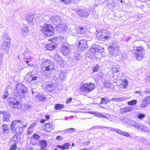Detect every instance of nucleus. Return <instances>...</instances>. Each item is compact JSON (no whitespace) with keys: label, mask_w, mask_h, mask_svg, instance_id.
<instances>
[{"label":"nucleus","mask_w":150,"mask_h":150,"mask_svg":"<svg viewBox=\"0 0 150 150\" xmlns=\"http://www.w3.org/2000/svg\"><path fill=\"white\" fill-rule=\"evenodd\" d=\"M16 96L15 98L9 97L8 101L9 105L12 108L16 109H21V94H25L28 91L27 88L21 83H18L16 86Z\"/></svg>","instance_id":"obj_1"},{"label":"nucleus","mask_w":150,"mask_h":150,"mask_svg":"<svg viewBox=\"0 0 150 150\" xmlns=\"http://www.w3.org/2000/svg\"><path fill=\"white\" fill-rule=\"evenodd\" d=\"M41 71L42 74L46 78H50L52 72L54 70V66L52 62L50 60L42 62L41 65Z\"/></svg>","instance_id":"obj_2"},{"label":"nucleus","mask_w":150,"mask_h":150,"mask_svg":"<svg viewBox=\"0 0 150 150\" xmlns=\"http://www.w3.org/2000/svg\"><path fill=\"white\" fill-rule=\"evenodd\" d=\"M26 125H24L23 121L20 120H15L10 125V129L12 132L21 133L22 129L26 127Z\"/></svg>","instance_id":"obj_3"},{"label":"nucleus","mask_w":150,"mask_h":150,"mask_svg":"<svg viewBox=\"0 0 150 150\" xmlns=\"http://www.w3.org/2000/svg\"><path fill=\"white\" fill-rule=\"evenodd\" d=\"M109 54L111 56L116 57L120 54L121 51L119 49L118 43L117 42H113L108 47Z\"/></svg>","instance_id":"obj_4"},{"label":"nucleus","mask_w":150,"mask_h":150,"mask_svg":"<svg viewBox=\"0 0 150 150\" xmlns=\"http://www.w3.org/2000/svg\"><path fill=\"white\" fill-rule=\"evenodd\" d=\"M95 84L93 82H86L80 87V91L83 92L88 93L92 91L95 88Z\"/></svg>","instance_id":"obj_5"},{"label":"nucleus","mask_w":150,"mask_h":150,"mask_svg":"<svg viewBox=\"0 0 150 150\" xmlns=\"http://www.w3.org/2000/svg\"><path fill=\"white\" fill-rule=\"evenodd\" d=\"M43 33L47 36H51L54 33V29L51 25L44 23L42 28Z\"/></svg>","instance_id":"obj_6"},{"label":"nucleus","mask_w":150,"mask_h":150,"mask_svg":"<svg viewBox=\"0 0 150 150\" xmlns=\"http://www.w3.org/2000/svg\"><path fill=\"white\" fill-rule=\"evenodd\" d=\"M145 49L144 47H139L134 49V54L137 60H141L146 57Z\"/></svg>","instance_id":"obj_7"},{"label":"nucleus","mask_w":150,"mask_h":150,"mask_svg":"<svg viewBox=\"0 0 150 150\" xmlns=\"http://www.w3.org/2000/svg\"><path fill=\"white\" fill-rule=\"evenodd\" d=\"M90 52L93 54L96 55L98 54H103L104 52V49L98 45H93L91 47L90 49Z\"/></svg>","instance_id":"obj_8"},{"label":"nucleus","mask_w":150,"mask_h":150,"mask_svg":"<svg viewBox=\"0 0 150 150\" xmlns=\"http://www.w3.org/2000/svg\"><path fill=\"white\" fill-rule=\"evenodd\" d=\"M99 127H101V129L106 128L107 129H109L112 131H114L117 132L118 134H121L127 137H129L130 136V134L127 132L122 131L121 130L116 128H112L111 127H105L104 126H100Z\"/></svg>","instance_id":"obj_9"},{"label":"nucleus","mask_w":150,"mask_h":150,"mask_svg":"<svg viewBox=\"0 0 150 150\" xmlns=\"http://www.w3.org/2000/svg\"><path fill=\"white\" fill-rule=\"evenodd\" d=\"M4 41L3 46L4 47L8 48L10 46V39L8 35L6 33H4L2 37Z\"/></svg>","instance_id":"obj_10"},{"label":"nucleus","mask_w":150,"mask_h":150,"mask_svg":"<svg viewBox=\"0 0 150 150\" xmlns=\"http://www.w3.org/2000/svg\"><path fill=\"white\" fill-rule=\"evenodd\" d=\"M61 52L64 55L69 54L70 52V49L67 43L62 44L61 49Z\"/></svg>","instance_id":"obj_11"},{"label":"nucleus","mask_w":150,"mask_h":150,"mask_svg":"<svg viewBox=\"0 0 150 150\" xmlns=\"http://www.w3.org/2000/svg\"><path fill=\"white\" fill-rule=\"evenodd\" d=\"M101 34L100 36L101 38H103L105 40L110 39L111 37L110 33V32L105 30L99 33V34Z\"/></svg>","instance_id":"obj_12"},{"label":"nucleus","mask_w":150,"mask_h":150,"mask_svg":"<svg viewBox=\"0 0 150 150\" xmlns=\"http://www.w3.org/2000/svg\"><path fill=\"white\" fill-rule=\"evenodd\" d=\"M50 19L52 22L57 26L58 24L61 23L62 20L60 17L57 16H52L50 18Z\"/></svg>","instance_id":"obj_13"},{"label":"nucleus","mask_w":150,"mask_h":150,"mask_svg":"<svg viewBox=\"0 0 150 150\" xmlns=\"http://www.w3.org/2000/svg\"><path fill=\"white\" fill-rule=\"evenodd\" d=\"M88 47L87 40L83 39L80 40L79 42V47L81 48V50H84Z\"/></svg>","instance_id":"obj_14"},{"label":"nucleus","mask_w":150,"mask_h":150,"mask_svg":"<svg viewBox=\"0 0 150 150\" xmlns=\"http://www.w3.org/2000/svg\"><path fill=\"white\" fill-rule=\"evenodd\" d=\"M111 77H111L110 76V75L108 74L106 76L105 75H103L102 76V78L103 79V78L105 79H104V85L106 88H110V84L107 81L110 80L111 78H112L113 76H112Z\"/></svg>","instance_id":"obj_15"},{"label":"nucleus","mask_w":150,"mask_h":150,"mask_svg":"<svg viewBox=\"0 0 150 150\" xmlns=\"http://www.w3.org/2000/svg\"><path fill=\"white\" fill-rule=\"evenodd\" d=\"M86 29L85 27H79V29L76 30L77 33L78 37H84V33L86 32Z\"/></svg>","instance_id":"obj_16"},{"label":"nucleus","mask_w":150,"mask_h":150,"mask_svg":"<svg viewBox=\"0 0 150 150\" xmlns=\"http://www.w3.org/2000/svg\"><path fill=\"white\" fill-rule=\"evenodd\" d=\"M53 39L52 40V42H53ZM57 45L56 43L55 42H52L48 44H47L46 45L45 47L46 49V50L51 51L54 49L56 47H57Z\"/></svg>","instance_id":"obj_17"},{"label":"nucleus","mask_w":150,"mask_h":150,"mask_svg":"<svg viewBox=\"0 0 150 150\" xmlns=\"http://www.w3.org/2000/svg\"><path fill=\"white\" fill-rule=\"evenodd\" d=\"M57 29L62 32L64 33L67 29V26L65 24H58L56 27Z\"/></svg>","instance_id":"obj_18"},{"label":"nucleus","mask_w":150,"mask_h":150,"mask_svg":"<svg viewBox=\"0 0 150 150\" xmlns=\"http://www.w3.org/2000/svg\"><path fill=\"white\" fill-rule=\"evenodd\" d=\"M27 76H29L27 79L29 81H35L38 78L36 75H33L32 72L28 73L27 74Z\"/></svg>","instance_id":"obj_19"},{"label":"nucleus","mask_w":150,"mask_h":150,"mask_svg":"<svg viewBox=\"0 0 150 150\" xmlns=\"http://www.w3.org/2000/svg\"><path fill=\"white\" fill-rule=\"evenodd\" d=\"M77 13L81 17H86L89 15V13L87 11L79 9L78 10Z\"/></svg>","instance_id":"obj_20"},{"label":"nucleus","mask_w":150,"mask_h":150,"mask_svg":"<svg viewBox=\"0 0 150 150\" xmlns=\"http://www.w3.org/2000/svg\"><path fill=\"white\" fill-rule=\"evenodd\" d=\"M89 113L93 115L99 117L100 118H105L107 120L108 119V118L105 116V115L103 114L100 112L91 111L89 112Z\"/></svg>","instance_id":"obj_21"},{"label":"nucleus","mask_w":150,"mask_h":150,"mask_svg":"<svg viewBox=\"0 0 150 150\" xmlns=\"http://www.w3.org/2000/svg\"><path fill=\"white\" fill-rule=\"evenodd\" d=\"M130 122L131 123V126H134L139 130L141 129L143 125L142 124L136 122L132 121H130Z\"/></svg>","instance_id":"obj_22"},{"label":"nucleus","mask_w":150,"mask_h":150,"mask_svg":"<svg viewBox=\"0 0 150 150\" xmlns=\"http://www.w3.org/2000/svg\"><path fill=\"white\" fill-rule=\"evenodd\" d=\"M128 98L127 97H123L122 98H113L110 99V101H114L115 102H122L124 100H126L128 99Z\"/></svg>","instance_id":"obj_23"},{"label":"nucleus","mask_w":150,"mask_h":150,"mask_svg":"<svg viewBox=\"0 0 150 150\" xmlns=\"http://www.w3.org/2000/svg\"><path fill=\"white\" fill-rule=\"evenodd\" d=\"M53 87V85L52 83H50L48 84L47 83L45 86V90L47 92H51L54 89V88Z\"/></svg>","instance_id":"obj_24"},{"label":"nucleus","mask_w":150,"mask_h":150,"mask_svg":"<svg viewBox=\"0 0 150 150\" xmlns=\"http://www.w3.org/2000/svg\"><path fill=\"white\" fill-rule=\"evenodd\" d=\"M2 133L8 134L9 133L10 130L8 126L6 124H4L2 125Z\"/></svg>","instance_id":"obj_25"},{"label":"nucleus","mask_w":150,"mask_h":150,"mask_svg":"<svg viewBox=\"0 0 150 150\" xmlns=\"http://www.w3.org/2000/svg\"><path fill=\"white\" fill-rule=\"evenodd\" d=\"M70 145L69 143H66L63 145H57V148L61 149L62 150L68 149Z\"/></svg>","instance_id":"obj_26"},{"label":"nucleus","mask_w":150,"mask_h":150,"mask_svg":"<svg viewBox=\"0 0 150 150\" xmlns=\"http://www.w3.org/2000/svg\"><path fill=\"white\" fill-rule=\"evenodd\" d=\"M39 145L41 148L40 149H43V150H47V149H44L47 146V142L45 140H41L40 141Z\"/></svg>","instance_id":"obj_27"},{"label":"nucleus","mask_w":150,"mask_h":150,"mask_svg":"<svg viewBox=\"0 0 150 150\" xmlns=\"http://www.w3.org/2000/svg\"><path fill=\"white\" fill-rule=\"evenodd\" d=\"M3 120L5 122H9L10 120V116L8 113L5 112L3 113Z\"/></svg>","instance_id":"obj_28"},{"label":"nucleus","mask_w":150,"mask_h":150,"mask_svg":"<svg viewBox=\"0 0 150 150\" xmlns=\"http://www.w3.org/2000/svg\"><path fill=\"white\" fill-rule=\"evenodd\" d=\"M18 133H16V134L11 139V141L10 142L11 144H16V142H18L19 139L18 135L17 134Z\"/></svg>","instance_id":"obj_29"},{"label":"nucleus","mask_w":150,"mask_h":150,"mask_svg":"<svg viewBox=\"0 0 150 150\" xmlns=\"http://www.w3.org/2000/svg\"><path fill=\"white\" fill-rule=\"evenodd\" d=\"M110 102V99L107 97H105L101 98L100 104L104 103L107 104Z\"/></svg>","instance_id":"obj_30"},{"label":"nucleus","mask_w":150,"mask_h":150,"mask_svg":"<svg viewBox=\"0 0 150 150\" xmlns=\"http://www.w3.org/2000/svg\"><path fill=\"white\" fill-rule=\"evenodd\" d=\"M36 15L35 14H34L31 15H28L27 16V20L29 22V23H32L33 19L35 18L36 19L37 18H35V17Z\"/></svg>","instance_id":"obj_31"},{"label":"nucleus","mask_w":150,"mask_h":150,"mask_svg":"<svg viewBox=\"0 0 150 150\" xmlns=\"http://www.w3.org/2000/svg\"><path fill=\"white\" fill-rule=\"evenodd\" d=\"M27 53L28 54V52H26L20 54L18 56L19 59H20V58H21L22 59H28V58L26 56V55L27 54Z\"/></svg>","instance_id":"obj_32"},{"label":"nucleus","mask_w":150,"mask_h":150,"mask_svg":"<svg viewBox=\"0 0 150 150\" xmlns=\"http://www.w3.org/2000/svg\"><path fill=\"white\" fill-rule=\"evenodd\" d=\"M64 106L63 105L60 104H57L55 105L54 109L55 110H60L64 108Z\"/></svg>","instance_id":"obj_33"},{"label":"nucleus","mask_w":150,"mask_h":150,"mask_svg":"<svg viewBox=\"0 0 150 150\" xmlns=\"http://www.w3.org/2000/svg\"><path fill=\"white\" fill-rule=\"evenodd\" d=\"M120 68L118 65L113 66L112 68V72L113 73L119 72L120 71Z\"/></svg>","instance_id":"obj_34"},{"label":"nucleus","mask_w":150,"mask_h":150,"mask_svg":"<svg viewBox=\"0 0 150 150\" xmlns=\"http://www.w3.org/2000/svg\"><path fill=\"white\" fill-rule=\"evenodd\" d=\"M59 77L60 79L62 80L64 79L65 77L66 74L64 71H62L60 70L59 71Z\"/></svg>","instance_id":"obj_35"},{"label":"nucleus","mask_w":150,"mask_h":150,"mask_svg":"<svg viewBox=\"0 0 150 150\" xmlns=\"http://www.w3.org/2000/svg\"><path fill=\"white\" fill-rule=\"evenodd\" d=\"M45 127L46 130L48 131L51 130L53 129V126L52 124H47L45 125Z\"/></svg>","instance_id":"obj_36"},{"label":"nucleus","mask_w":150,"mask_h":150,"mask_svg":"<svg viewBox=\"0 0 150 150\" xmlns=\"http://www.w3.org/2000/svg\"><path fill=\"white\" fill-rule=\"evenodd\" d=\"M132 107H127L123 108L124 111L125 112H127L132 110Z\"/></svg>","instance_id":"obj_37"},{"label":"nucleus","mask_w":150,"mask_h":150,"mask_svg":"<svg viewBox=\"0 0 150 150\" xmlns=\"http://www.w3.org/2000/svg\"><path fill=\"white\" fill-rule=\"evenodd\" d=\"M22 30L23 32L27 33L28 32L29 29L27 25H23L22 27Z\"/></svg>","instance_id":"obj_38"},{"label":"nucleus","mask_w":150,"mask_h":150,"mask_svg":"<svg viewBox=\"0 0 150 150\" xmlns=\"http://www.w3.org/2000/svg\"><path fill=\"white\" fill-rule=\"evenodd\" d=\"M37 97L39 100L40 101H43L45 100L46 99L44 96L41 94H39L37 96Z\"/></svg>","instance_id":"obj_39"},{"label":"nucleus","mask_w":150,"mask_h":150,"mask_svg":"<svg viewBox=\"0 0 150 150\" xmlns=\"http://www.w3.org/2000/svg\"><path fill=\"white\" fill-rule=\"evenodd\" d=\"M137 103V101L135 100H133L130 101H128L127 103L129 105H133L136 104Z\"/></svg>","instance_id":"obj_40"},{"label":"nucleus","mask_w":150,"mask_h":150,"mask_svg":"<svg viewBox=\"0 0 150 150\" xmlns=\"http://www.w3.org/2000/svg\"><path fill=\"white\" fill-rule=\"evenodd\" d=\"M149 105L147 103V102H146V101L144 99L142 101L141 105V107L142 108H144L146 106H147Z\"/></svg>","instance_id":"obj_41"},{"label":"nucleus","mask_w":150,"mask_h":150,"mask_svg":"<svg viewBox=\"0 0 150 150\" xmlns=\"http://www.w3.org/2000/svg\"><path fill=\"white\" fill-rule=\"evenodd\" d=\"M123 82H124L123 83L122 87L124 88H125L128 85L127 81V79H123Z\"/></svg>","instance_id":"obj_42"},{"label":"nucleus","mask_w":150,"mask_h":150,"mask_svg":"<svg viewBox=\"0 0 150 150\" xmlns=\"http://www.w3.org/2000/svg\"><path fill=\"white\" fill-rule=\"evenodd\" d=\"M141 129L142 132H148L149 131L147 127L146 126L143 125Z\"/></svg>","instance_id":"obj_43"},{"label":"nucleus","mask_w":150,"mask_h":150,"mask_svg":"<svg viewBox=\"0 0 150 150\" xmlns=\"http://www.w3.org/2000/svg\"><path fill=\"white\" fill-rule=\"evenodd\" d=\"M145 116V115L144 114L140 113L137 115V118L139 119H142L144 118Z\"/></svg>","instance_id":"obj_44"},{"label":"nucleus","mask_w":150,"mask_h":150,"mask_svg":"<svg viewBox=\"0 0 150 150\" xmlns=\"http://www.w3.org/2000/svg\"><path fill=\"white\" fill-rule=\"evenodd\" d=\"M99 66L98 64H97L95 67L93 68V72H96L99 69Z\"/></svg>","instance_id":"obj_45"},{"label":"nucleus","mask_w":150,"mask_h":150,"mask_svg":"<svg viewBox=\"0 0 150 150\" xmlns=\"http://www.w3.org/2000/svg\"><path fill=\"white\" fill-rule=\"evenodd\" d=\"M122 122L125 124H130L128 119L126 118L122 119Z\"/></svg>","instance_id":"obj_46"},{"label":"nucleus","mask_w":150,"mask_h":150,"mask_svg":"<svg viewBox=\"0 0 150 150\" xmlns=\"http://www.w3.org/2000/svg\"><path fill=\"white\" fill-rule=\"evenodd\" d=\"M8 95V91H6L5 92L4 94L2 97V99L3 100H5V99H6L7 98Z\"/></svg>","instance_id":"obj_47"},{"label":"nucleus","mask_w":150,"mask_h":150,"mask_svg":"<svg viewBox=\"0 0 150 150\" xmlns=\"http://www.w3.org/2000/svg\"><path fill=\"white\" fill-rule=\"evenodd\" d=\"M33 137L34 139H38L40 137V136L36 134H34L33 135Z\"/></svg>","instance_id":"obj_48"},{"label":"nucleus","mask_w":150,"mask_h":150,"mask_svg":"<svg viewBox=\"0 0 150 150\" xmlns=\"http://www.w3.org/2000/svg\"><path fill=\"white\" fill-rule=\"evenodd\" d=\"M16 148V144H13L12 145V146L10 148V150H15Z\"/></svg>","instance_id":"obj_49"},{"label":"nucleus","mask_w":150,"mask_h":150,"mask_svg":"<svg viewBox=\"0 0 150 150\" xmlns=\"http://www.w3.org/2000/svg\"><path fill=\"white\" fill-rule=\"evenodd\" d=\"M75 129L74 128H70L66 129L65 131L71 133L74 132L75 131Z\"/></svg>","instance_id":"obj_50"},{"label":"nucleus","mask_w":150,"mask_h":150,"mask_svg":"<svg viewBox=\"0 0 150 150\" xmlns=\"http://www.w3.org/2000/svg\"><path fill=\"white\" fill-rule=\"evenodd\" d=\"M90 144V141H84L82 143V144L84 146H86L89 145Z\"/></svg>","instance_id":"obj_51"},{"label":"nucleus","mask_w":150,"mask_h":150,"mask_svg":"<svg viewBox=\"0 0 150 150\" xmlns=\"http://www.w3.org/2000/svg\"><path fill=\"white\" fill-rule=\"evenodd\" d=\"M144 99L146 101L149 105L150 104V96L146 97Z\"/></svg>","instance_id":"obj_52"},{"label":"nucleus","mask_w":150,"mask_h":150,"mask_svg":"<svg viewBox=\"0 0 150 150\" xmlns=\"http://www.w3.org/2000/svg\"><path fill=\"white\" fill-rule=\"evenodd\" d=\"M144 93V94L150 93V89L148 88H146Z\"/></svg>","instance_id":"obj_53"},{"label":"nucleus","mask_w":150,"mask_h":150,"mask_svg":"<svg viewBox=\"0 0 150 150\" xmlns=\"http://www.w3.org/2000/svg\"><path fill=\"white\" fill-rule=\"evenodd\" d=\"M135 93H139V94L141 96H144V92L141 91H136L135 92Z\"/></svg>","instance_id":"obj_54"},{"label":"nucleus","mask_w":150,"mask_h":150,"mask_svg":"<svg viewBox=\"0 0 150 150\" xmlns=\"http://www.w3.org/2000/svg\"><path fill=\"white\" fill-rule=\"evenodd\" d=\"M32 127V125H31L29 127L28 130V134H29L31 133L32 132V130H30V129L31 127Z\"/></svg>","instance_id":"obj_55"},{"label":"nucleus","mask_w":150,"mask_h":150,"mask_svg":"<svg viewBox=\"0 0 150 150\" xmlns=\"http://www.w3.org/2000/svg\"><path fill=\"white\" fill-rule=\"evenodd\" d=\"M72 99L71 98H68L66 102V103L67 104L69 103L72 101Z\"/></svg>","instance_id":"obj_56"},{"label":"nucleus","mask_w":150,"mask_h":150,"mask_svg":"<svg viewBox=\"0 0 150 150\" xmlns=\"http://www.w3.org/2000/svg\"><path fill=\"white\" fill-rule=\"evenodd\" d=\"M71 1V0H65V1L64 2V3L66 5H68L70 4Z\"/></svg>","instance_id":"obj_57"},{"label":"nucleus","mask_w":150,"mask_h":150,"mask_svg":"<svg viewBox=\"0 0 150 150\" xmlns=\"http://www.w3.org/2000/svg\"><path fill=\"white\" fill-rule=\"evenodd\" d=\"M56 139L57 140H60L62 139V137L61 136L59 135L56 137Z\"/></svg>","instance_id":"obj_58"},{"label":"nucleus","mask_w":150,"mask_h":150,"mask_svg":"<svg viewBox=\"0 0 150 150\" xmlns=\"http://www.w3.org/2000/svg\"><path fill=\"white\" fill-rule=\"evenodd\" d=\"M2 63V55H0V65H1Z\"/></svg>","instance_id":"obj_59"},{"label":"nucleus","mask_w":150,"mask_h":150,"mask_svg":"<svg viewBox=\"0 0 150 150\" xmlns=\"http://www.w3.org/2000/svg\"><path fill=\"white\" fill-rule=\"evenodd\" d=\"M144 140L145 141V142H144V143L146 145H149V141L148 140H146L145 139H144Z\"/></svg>","instance_id":"obj_60"},{"label":"nucleus","mask_w":150,"mask_h":150,"mask_svg":"<svg viewBox=\"0 0 150 150\" xmlns=\"http://www.w3.org/2000/svg\"><path fill=\"white\" fill-rule=\"evenodd\" d=\"M45 120L44 119H42L41 120L40 122L42 123H43L45 122Z\"/></svg>","instance_id":"obj_61"},{"label":"nucleus","mask_w":150,"mask_h":150,"mask_svg":"<svg viewBox=\"0 0 150 150\" xmlns=\"http://www.w3.org/2000/svg\"><path fill=\"white\" fill-rule=\"evenodd\" d=\"M46 119H47V120H48L50 118V116L49 115H47L45 116Z\"/></svg>","instance_id":"obj_62"},{"label":"nucleus","mask_w":150,"mask_h":150,"mask_svg":"<svg viewBox=\"0 0 150 150\" xmlns=\"http://www.w3.org/2000/svg\"><path fill=\"white\" fill-rule=\"evenodd\" d=\"M97 127H96L94 126V127H91V128H90L89 129H87V130H91V129H92L93 128H95V129H97Z\"/></svg>","instance_id":"obj_63"},{"label":"nucleus","mask_w":150,"mask_h":150,"mask_svg":"<svg viewBox=\"0 0 150 150\" xmlns=\"http://www.w3.org/2000/svg\"><path fill=\"white\" fill-rule=\"evenodd\" d=\"M26 59L27 60L25 61V62L27 64H28L29 63V61L30 60V59L29 58L28 59H28Z\"/></svg>","instance_id":"obj_64"}]
</instances>
